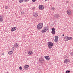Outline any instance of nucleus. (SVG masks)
I'll return each instance as SVG.
<instances>
[{"mask_svg": "<svg viewBox=\"0 0 73 73\" xmlns=\"http://www.w3.org/2000/svg\"><path fill=\"white\" fill-rule=\"evenodd\" d=\"M42 27H43V23H40L37 25V29L38 30H40V29H41V28H42Z\"/></svg>", "mask_w": 73, "mask_h": 73, "instance_id": "f257e3e1", "label": "nucleus"}, {"mask_svg": "<svg viewBox=\"0 0 73 73\" xmlns=\"http://www.w3.org/2000/svg\"><path fill=\"white\" fill-rule=\"evenodd\" d=\"M49 29V27L48 26L44 27L43 29H42L41 31V32L42 33H45V32H46V31H48V30Z\"/></svg>", "mask_w": 73, "mask_h": 73, "instance_id": "f03ea898", "label": "nucleus"}, {"mask_svg": "<svg viewBox=\"0 0 73 73\" xmlns=\"http://www.w3.org/2000/svg\"><path fill=\"white\" fill-rule=\"evenodd\" d=\"M19 47V44L15 43L13 46V48H14V49H17V48H18Z\"/></svg>", "mask_w": 73, "mask_h": 73, "instance_id": "7ed1b4c3", "label": "nucleus"}, {"mask_svg": "<svg viewBox=\"0 0 73 73\" xmlns=\"http://www.w3.org/2000/svg\"><path fill=\"white\" fill-rule=\"evenodd\" d=\"M48 45L49 49H51L52 48V46H53V44L51 42H48Z\"/></svg>", "mask_w": 73, "mask_h": 73, "instance_id": "20e7f679", "label": "nucleus"}, {"mask_svg": "<svg viewBox=\"0 0 73 73\" xmlns=\"http://www.w3.org/2000/svg\"><path fill=\"white\" fill-rule=\"evenodd\" d=\"M39 61L41 63L44 62V59L42 57L40 58L39 59Z\"/></svg>", "mask_w": 73, "mask_h": 73, "instance_id": "39448f33", "label": "nucleus"}, {"mask_svg": "<svg viewBox=\"0 0 73 73\" xmlns=\"http://www.w3.org/2000/svg\"><path fill=\"white\" fill-rule=\"evenodd\" d=\"M33 16L34 17H37L38 16V14L37 12H34L33 13Z\"/></svg>", "mask_w": 73, "mask_h": 73, "instance_id": "423d86ee", "label": "nucleus"}, {"mask_svg": "<svg viewBox=\"0 0 73 73\" xmlns=\"http://www.w3.org/2000/svg\"><path fill=\"white\" fill-rule=\"evenodd\" d=\"M39 8L41 10L44 9V6L42 5H40L39 6Z\"/></svg>", "mask_w": 73, "mask_h": 73, "instance_id": "0eeeda50", "label": "nucleus"}, {"mask_svg": "<svg viewBox=\"0 0 73 73\" xmlns=\"http://www.w3.org/2000/svg\"><path fill=\"white\" fill-rule=\"evenodd\" d=\"M66 12L68 15H70L72 14V12L70 10H68L66 11Z\"/></svg>", "mask_w": 73, "mask_h": 73, "instance_id": "6e6552de", "label": "nucleus"}, {"mask_svg": "<svg viewBox=\"0 0 73 73\" xmlns=\"http://www.w3.org/2000/svg\"><path fill=\"white\" fill-rule=\"evenodd\" d=\"M28 68H29V65H25L24 67L23 70H27Z\"/></svg>", "mask_w": 73, "mask_h": 73, "instance_id": "1a4fd4ad", "label": "nucleus"}, {"mask_svg": "<svg viewBox=\"0 0 73 73\" xmlns=\"http://www.w3.org/2000/svg\"><path fill=\"white\" fill-rule=\"evenodd\" d=\"M69 62V59H66L65 60H64V63H65L66 64H68Z\"/></svg>", "mask_w": 73, "mask_h": 73, "instance_id": "9d476101", "label": "nucleus"}, {"mask_svg": "<svg viewBox=\"0 0 73 73\" xmlns=\"http://www.w3.org/2000/svg\"><path fill=\"white\" fill-rule=\"evenodd\" d=\"M16 29H17L16 27H13L11 29V32H13V31H16Z\"/></svg>", "mask_w": 73, "mask_h": 73, "instance_id": "9b49d317", "label": "nucleus"}, {"mask_svg": "<svg viewBox=\"0 0 73 73\" xmlns=\"http://www.w3.org/2000/svg\"><path fill=\"white\" fill-rule=\"evenodd\" d=\"M4 20H3V16L1 15L0 16V22H3Z\"/></svg>", "mask_w": 73, "mask_h": 73, "instance_id": "f8f14e48", "label": "nucleus"}, {"mask_svg": "<svg viewBox=\"0 0 73 73\" xmlns=\"http://www.w3.org/2000/svg\"><path fill=\"white\" fill-rule=\"evenodd\" d=\"M54 16L55 18H59L60 16L58 14H56L54 15Z\"/></svg>", "mask_w": 73, "mask_h": 73, "instance_id": "ddd939ff", "label": "nucleus"}, {"mask_svg": "<svg viewBox=\"0 0 73 73\" xmlns=\"http://www.w3.org/2000/svg\"><path fill=\"white\" fill-rule=\"evenodd\" d=\"M44 57L47 61H48V60H50V58H49V56H44Z\"/></svg>", "mask_w": 73, "mask_h": 73, "instance_id": "4468645a", "label": "nucleus"}, {"mask_svg": "<svg viewBox=\"0 0 73 73\" xmlns=\"http://www.w3.org/2000/svg\"><path fill=\"white\" fill-rule=\"evenodd\" d=\"M28 53L29 55H32L33 54V52L32 51L30 50L28 51Z\"/></svg>", "mask_w": 73, "mask_h": 73, "instance_id": "2eb2a0df", "label": "nucleus"}, {"mask_svg": "<svg viewBox=\"0 0 73 73\" xmlns=\"http://www.w3.org/2000/svg\"><path fill=\"white\" fill-rule=\"evenodd\" d=\"M14 49H14V48H13V46H12V48H11L10 51H11V52H13V51L14 50Z\"/></svg>", "mask_w": 73, "mask_h": 73, "instance_id": "dca6fc26", "label": "nucleus"}, {"mask_svg": "<svg viewBox=\"0 0 73 73\" xmlns=\"http://www.w3.org/2000/svg\"><path fill=\"white\" fill-rule=\"evenodd\" d=\"M68 40H69V37L68 36H66V41H68Z\"/></svg>", "mask_w": 73, "mask_h": 73, "instance_id": "f3484780", "label": "nucleus"}, {"mask_svg": "<svg viewBox=\"0 0 73 73\" xmlns=\"http://www.w3.org/2000/svg\"><path fill=\"white\" fill-rule=\"evenodd\" d=\"M13 53V52L12 51H10L8 52L9 54H12Z\"/></svg>", "mask_w": 73, "mask_h": 73, "instance_id": "a211bd4d", "label": "nucleus"}, {"mask_svg": "<svg viewBox=\"0 0 73 73\" xmlns=\"http://www.w3.org/2000/svg\"><path fill=\"white\" fill-rule=\"evenodd\" d=\"M51 33L52 34H55L56 32L55 31H52L51 32Z\"/></svg>", "mask_w": 73, "mask_h": 73, "instance_id": "6ab92c4d", "label": "nucleus"}, {"mask_svg": "<svg viewBox=\"0 0 73 73\" xmlns=\"http://www.w3.org/2000/svg\"><path fill=\"white\" fill-rule=\"evenodd\" d=\"M23 0H19V2L20 3H23Z\"/></svg>", "mask_w": 73, "mask_h": 73, "instance_id": "aec40b11", "label": "nucleus"}, {"mask_svg": "<svg viewBox=\"0 0 73 73\" xmlns=\"http://www.w3.org/2000/svg\"><path fill=\"white\" fill-rule=\"evenodd\" d=\"M55 39H58V36H55Z\"/></svg>", "mask_w": 73, "mask_h": 73, "instance_id": "412c9836", "label": "nucleus"}, {"mask_svg": "<svg viewBox=\"0 0 73 73\" xmlns=\"http://www.w3.org/2000/svg\"><path fill=\"white\" fill-rule=\"evenodd\" d=\"M52 31H55V29L54 27H53L51 29Z\"/></svg>", "mask_w": 73, "mask_h": 73, "instance_id": "4be33fe9", "label": "nucleus"}, {"mask_svg": "<svg viewBox=\"0 0 73 73\" xmlns=\"http://www.w3.org/2000/svg\"><path fill=\"white\" fill-rule=\"evenodd\" d=\"M23 1H24L25 2H28V1H29V0H23Z\"/></svg>", "mask_w": 73, "mask_h": 73, "instance_id": "5701e85b", "label": "nucleus"}, {"mask_svg": "<svg viewBox=\"0 0 73 73\" xmlns=\"http://www.w3.org/2000/svg\"><path fill=\"white\" fill-rule=\"evenodd\" d=\"M54 7H51V10H52V11H54Z\"/></svg>", "mask_w": 73, "mask_h": 73, "instance_id": "b1692460", "label": "nucleus"}, {"mask_svg": "<svg viewBox=\"0 0 73 73\" xmlns=\"http://www.w3.org/2000/svg\"><path fill=\"white\" fill-rule=\"evenodd\" d=\"M69 40H72L73 39V38H72V37H69Z\"/></svg>", "mask_w": 73, "mask_h": 73, "instance_id": "393cba45", "label": "nucleus"}, {"mask_svg": "<svg viewBox=\"0 0 73 73\" xmlns=\"http://www.w3.org/2000/svg\"><path fill=\"white\" fill-rule=\"evenodd\" d=\"M54 41L55 42H57L58 41V39H55L54 40Z\"/></svg>", "mask_w": 73, "mask_h": 73, "instance_id": "a878e982", "label": "nucleus"}, {"mask_svg": "<svg viewBox=\"0 0 73 73\" xmlns=\"http://www.w3.org/2000/svg\"><path fill=\"white\" fill-rule=\"evenodd\" d=\"M70 55H71L72 56H73V53L72 52H70Z\"/></svg>", "mask_w": 73, "mask_h": 73, "instance_id": "bb28decb", "label": "nucleus"}, {"mask_svg": "<svg viewBox=\"0 0 73 73\" xmlns=\"http://www.w3.org/2000/svg\"><path fill=\"white\" fill-rule=\"evenodd\" d=\"M19 68L20 70H22V67H21V66L19 67Z\"/></svg>", "mask_w": 73, "mask_h": 73, "instance_id": "cd10ccee", "label": "nucleus"}, {"mask_svg": "<svg viewBox=\"0 0 73 73\" xmlns=\"http://www.w3.org/2000/svg\"><path fill=\"white\" fill-rule=\"evenodd\" d=\"M8 6H6L5 7V9H8Z\"/></svg>", "mask_w": 73, "mask_h": 73, "instance_id": "c85d7f7f", "label": "nucleus"}, {"mask_svg": "<svg viewBox=\"0 0 73 73\" xmlns=\"http://www.w3.org/2000/svg\"><path fill=\"white\" fill-rule=\"evenodd\" d=\"M32 1L33 2V3H35V2L36 1V0H32Z\"/></svg>", "mask_w": 73, "mask_h": 73, "instance_id": "c756f323", "label": "nucleus"}, {"mask_svg": "<svg viewBox=\"0 0 73 73\" xmlns=\"http://www.w3.org/2000/svg\"><path fill=\"white\" fill-rule=\"evenodd\" d=\"M21 14H22V15H23V14H24V12H22L21 13Z\"/></svg>", "mask_w": 73, "mask_h": 73, "instance_id": "7c9ffc66", "label": "nucleus"}, {"mask_svg": "<svg viewBox=\"0 0 73 73\" xmlns=\"http://www.w3.org/2000/svg\"><path fill=\"white\" fill-rule=\"evenodd\" d=\"M67 73H70V71H69V70L68 71H67Z\"/></svg>", "mask_w": 73, "mask_h": 73, "instance_id": "2f4dec72", "label": "nucleus"}, {"mask_svg": "<svg viewBox=\"0 0 73 73\" xmlns=\"http://www.w3.org/2000/svg\"><path fill=\"white\" fill-rule=\"evenodd\" d=\"M66 3H69V2H68V1H66Z\"/></svg>", "mask_w": 73, "mask_h": 73, "instance_id": "473e14b6", "label": "nucleus"}, {"mask_svg": "<svg viewBox=\"0 0 73 73\" xmlns=\"http://www.w3.org/2000/svg\"><path fill=\"white\" fill-rule=\"evenodd\" d=\"M66 73H68V71H66Z\"/></svg>", "mask_w": 73, "mask_h": 73, "instance_id": "72a5a7b5", "label": "nucleus"}, {"mask_svg": "<svg viewBox=\"0 0 73 73\" xmlns=\"http://www.w3.org/2000/svg\"><path fill=\"white\" fill-rule=\"evenodd\" d=\"M62 36H64V34H63L62 35Z\"/></svg>", "mask_w": 73, "mask_h": 73, "instance_id": "f704fd0d", "label": "nucleus"}, {"mask_svg": "<svg viewBox=\"0 0 73 73\" xmlns=\"http://www.w3.org/2000/svg\"><path fill=\"white\" fill-rule=\"evenodd\" d=\"M45 0V1H48V0Z\"/></svg>", "mask_w": 73, "mask_h": 73, "instance_id": "c9c22d12", "label": "nucleus"}, {"mask_svg": "<svg viewBox=\"0 0 73 73\" xmlns=\"http://www.w3.org/2000/svg\"><path fill=\"white\" fill-rule=\"evenodd\" d=\"M35 8H33V9H35Z\"/></svg>", "mask_w": 73, "mask_h": 73, "instance_id": "e433bc0d", "label": "nucleus"}]
</instances>
